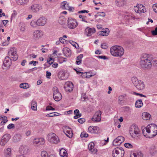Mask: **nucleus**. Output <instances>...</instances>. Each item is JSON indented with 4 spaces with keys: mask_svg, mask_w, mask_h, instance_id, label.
<instances>
[{
    "mask_svg": "<svg viewBox=\"0 0 157 157\" xmlns=\"http://www.w3.org/2000/svg\"><path fill=\"white\" fill-rule=\"evenodd\" d=\"M145 55L142 56L140 58V65L142 68L149 69L151 67V63L150 56L147 55L146 57Z\"/></svg>",
    "mask_w": 157,
    "mask_h": 157,
    "instance_id": "2",
    "label": "nucleus"
},
{
    "mask_svg": "<svg viewBox=\"0 0 157 157\" xmlns=\"http://www.w3.org/2000/svg\"><path fill=\"white\" fill-rule=\"evenodd\" d=\"M139 8L140 10V13H144L146 12V10L142 4L138 5Z\"/></svg>",
    "mask_w": 157,
    "mask_h": 157,
    "instance_id": "36",
    "label": "nucleus"
},
{
    "mask_svg": "<svg viewBox=\"0 0 157 157\" xmlns=\"http://www.w3.org/2000/svg\"><path fill=\"white\" fill-rule=\"evenodd\" d=\"M54 92L53 97L56 101H59L62 98L61 94L59 92L58 88L56 86L54 87L53 88Z\"/></svg>",
    "mask_w": 157,
    "mask_h": 157,
    "instance_id": "8",
    "label": "nucleus"
},
{
    "mask_svg": "<svg viewBox=\"0 0 157 157\" xmlns=\"http://www.w3.org/2000/svg\"><path fill=\"white\" fill-rule=\"evenodd\" d=\"M59 155L62 157H67L68 154L66 150L62 148L59 151Z\"/></svg>",
    "mask_w": 157,
    "mask_h": 157,
    "instance_id": "28",
    "label": "nucleus"
},
{
    "mask_svg": "<svg viewBox=\"0 0 157 157\" xmlns=\"http://www.w3.org/2000/svg\"><path fill=\"white\" fill-rule=\"evenodd\" d=\"M47 22V19L44 17H42L38 19L36 21V25L39 26H44Z\"/></svg>",
    "mask_w": 157,
    "mask_h": 157,
    "instance_id": "16",
    "label": "nucleus"
},
{
    "mask_svg": "<svg viewBox=\"0 0 157 157\" xmlns=\"http://www.w3.org/2000/svg\"><path fill=\"white\" fill-rule=\"evenodd\" d=\"M124 146L126 148H131L133 147L132 144L129 143H126L124 144Z\"/></svg>",
    "mask_w": 157,
    "mask_h": 157,
    "instance_id": "47",
    "label": "nucleus"
},
{
    "mask_svg": "<svg viewBox=\"0 0 157 157\" xmlns=\"http://www.w3.org/2000/svg\"><path fill=\"white\" fill-rule=\"evenodd\" d=\"M42 157H48V154L45 151H42L41 154Z\"/></svg>",
    "mask_w": 157,
    "mask_h": 157,
    "instance_id": "46",
    "label": "nucleus"
},
{
    "mask_svg": "<svg viewBox=\"0 0 157 157\" xmlns=\"http://www.w3.org/2000/svg\"><path fill=\"white\" fill-rule=\"evenodd\" d=\"M150 58H151V64L152 63L154 65L157 66V58H153L150 56Z\"/></svg>",
    "mask_w": 157,
    "mask_h": 157,
    "instance_id": "41",
    "label": "nucleus"
},
{
    "mask_svg": "<svg viewBox=\"0 0 157 157\" xmlns=\"http://www.w3.org/2000/svg\"><path fill=\"white\" fill-rule=\"evenodd\" d=\"M151 115L147 112H144L142 113V117L143 120H149L150 118Z\"/></svg>",
    "mask_w": 157,
    "mask_h": 157,
    "instance_id": "26",
    "label": "nucleus"
},
{
    "mask_svg": "<svg viewBox=\"0 0 157 157\" xmlns=\"http://www.w3.org/2000/svg\"><path fill=\"white\" fill-rule=\"evenodd\" d=\"M21 138V136L20 134L14 135L13 137V141L14 142H17L20 140Z\"/></svg>",
    "mask_w": 157,
    "mask_h": 157,
    "instance_id": "30",
    "label": "nucleus"
},
{
    "mask_svg": "<svg viewBox=\"0 0 157 157\" xmlns=\"http://www.w3.org/2000/svg\"><path fill=\"white\" fill-rule=\"evenodd\" d=\"M15 127L14 124H10L7 126V128L8 129H11L12 128H14Z\"/></svg>",
    "mask_w": 157,
    "mask_h": 157,
    "instance_id": "51",
    "label": "nucleus"
},
{
    "mask_svg": "<svg viewBox=\"0 0 157 157\" xmlns=\"http://www.w3.org/2000/svg\"><path fill=\"white\" fill-rule=\"evenodd\" d=\"M124 18L125 19H127L129 20L131 19L135 18L134 16H133L131 14L125 15L124 16Z\"/></svg>",
    "mask_w": 157,
    "mask_h": 157,
    "instance_id": "40",
    "label": "nucleus"
},
{
    "mask_svg": "<svg viewBox=\"0 0 157 157\" xmlns=\"http://www.w3.org/2000/svg\"><path fill=\"white\" fill-rule=\"evenodd\" d=\"M96 57L100 59H107L105 56H97Z\"/></svg>",
    "mask_w": 157,
    "mask_h": 157,
    "instance_id": "61",
    "label": "nucleus"
},
{
    "mask_svg": "<svg viewBox=\"0 0 157 157\" xmlns=\"http://www.w3.org/2000/svg\"><path fill=\"white\" fill-rule=\"evenodd\" d=\"M37 104L36 102L35 101H32V109L34 111H36L37 110Z\"/></svg>",
    "mask_w": 157,
    "mask_h": 157,
    "instance_id": "37",
    "label": "nucleus"
},
{
    "mask_svg": "<svg viewBox=\"0 0 157 157\" xmlns=\"http://www.w3.org/2000/svg\"><path fill=\"white\" fill-rule=\"evenodd\" d=\"M96 32L95 29L94 28H90L87 27L85 29L84 34L87 36H89L92 35Z\"/></svg>",
    "mask_w": 157,
    "mask_h": 157,
    "instance_id": "13",
    "label": "nucleus"
},
{
    "mask_svg": "<svg viewBox=\"0 0 157 157\" xmlns=\"http://www.w3.org/2000/svg\"><path fill=\"white\" fill-rule=\"evenodd\" d=\"M65 74L64 73H62L61 76L60 77V78L62 80H63L66 79L67 77L65 76Z\"/></svg>",
    "mask_w": 157,
    "mask_h": 157,
    "instance_id": "54",
    "label": "nucleus"
},
{
    "mask_svg": "<svg viewBox=\"0 0 157 157\" xmlns=\"http://www.w3.org/2000/svg\"><path fill=\"white\" fill-rule=\"evenodd\" d=\"M28 2V0H18L17 1V4L20 5H24Z\"/></svg>",
    "mask_w": 157,
    "mask_h": 157,
    "instance_id": "35",
    "label": "nucleus"
},
{
    "mask_svg": "<svg viewBox=\"0 0 157 157\" xmlns=\"http://www.w3.org/2000/svg\"><path fill=\"white\" fill-rule=\"evenodd\" d=\"M101 47L102 48L104 49H105L108 47L106 44L105 43H103L101 45Z\"/></svg>",
    "mask_w": 157,
    "mask_h": 157,
    "instance_id": "56",
    "label": "nucleus"
},
{
    "mask_svg": "<svg viewBox=\"0 0 157 157\" xmlns=\"http://www.w3.org/2000/svg\"><path fill=\"white\" fill-rule=\"evenodd\" d=\"M88 135L85 132H82L81 133L80 136L81 138L87 137L88 136Z\"/></svg>",
    "mask_w": 157,
    "mask_h": 157,
    "instance_id": "48",
    "label": "nucleus"
},
{
    "mask_svg": "<svg viewBox=\"0 0 157 157\" xmlns=\"http://www.w3.org/2000/svg\"><path fill=\"white\" fill-rule=\"evenodd\" d=\"M142 132L144 136L149 138L155 136L157 134V126L155 124L148 125L142 130Z\"/></svg>",
    "mask_w": 157,
    "mask_h": 157,
    "instance_id": "1",
    "label": "nucleus"
},
{
    "mask_svg": "<svg viewBox=\"0 0 157 157\" xmlns=\"http://www.w3.org/2000/svg\"><path fill=\"white\" fill-rule=\"evenodd\" d=\"M59 40L60 42V43L63 44H65V43L66 42V40L63 39V37H60L59 38Z\"/></svg>",
    "mask_w": 157,
    "mask_h": 157,
    "instance_id": "57",
    "label": "nucleus"
},
{
    "mask_svg": "<svg viewBox=\"0 0 157 157\" xmlns=\"http://www.w3.org/2000/svg\"><path fill=\"white\" fill-rule=\"evenodd\" d=\"M10 136L8 134H6L4 135L2 138L0 142L1 145L4 146L6 144L10 139Z\"/></svg>",
    "mask_w": 157,
    "mask_h": 157,
    "instance_id": "14",
    "label": "nucleus"
},
{
    "mask_svg": "<svg viewBox=\"0 0 157 157\" xmlns=\"http://www.w3.org/2000/svg\"><path fill=\"white\" fill-rule=\"evenodd\" d=\"M97 13L98 16L103 17H105V13L104 12H98Z\"/></svg>",
    "mask_w": 157,
    "mask_h": 157,
    "instance_id": "53",
    "label": "nucleus"
},
{
    "mask_svg": "<svg viewBox=\"0 0 157 157\" xmlns=\"http://www.w3.org/2000/svg\"><path fill=\"white\" fill-rule=\"evenodd\" d=\"M77 22L75 19L72 18H69L67 21V25L69 28L74 29L78 25Z\"/></svg>",
    "mask_w": 157,
    "mask_h": 157,
    "instance_id": "9",
    "label": "nucleus"
},
{
    "mask_svg": "<svg viewBox=\"0 0 157 157\" xmlns=\"http://www.w3.org/2000/svg\"><path fill=\"white\" fill-rule=\"evenodd\" d=\"M132 81L135 86L138 90H141L144 88V84L143 81L138 80L137 78L133 77L132 78Z\"/></svg>",
    "mask_w": 157,
    "mask_h": 157,
    "instance_id": "5",
    "label": "nucleus"
},
{
    "mask_svg": "<svg viewBox=\"0 0 157 157\" xmlns=\"http://www.w3.org/2000/svg\"><path fill=\"white\" fill-rule=\"evenodd\" d=\"M115 3L117 6L121 7L124 6L125 3L124 0H116Z\"/></svg>",
    "mask_w": 157,
    "mask_h": 157,
    "instance_id": "27",
    "label": "nucleus"
},
{
    "mask_svg": "<svg viewBox=\"0 0 157 157\" xmlns=\"http://www.w3.org/2000/svg\"><path fill=\"white\" fill-rule=\"evenodd\" d=\"M38 62L37 61H30L29 62V64H33V65L34 66H36V63H38Z\"/></svg>",
    "mask_w": 157,
    "mask_h": 157,
    "instance_id": "59",
    "label": "nucleus"
},
{
    "mask_svg": "<svg viewBox=\"0 0 157 157\" xmlns=\"http://www.w3.org/2000/svg\"><path fill=\"white\" fill-rule=\"evenodd\" d=\"M3 64L5 67L6 68H9L11 65V60L10 59L9 56H6L4 59Z\"/></svg>",
    "mask_w": 157,
    "mask_h": 157,
    "instance_id": "20",
    "label": "nucleus"
},
{
    "mask_svg": "<svg viewBox=\"0 0 157 157\" xmlns=\"http://www.w3.org/2000/svg\"><path fill=\"white\" fill-rule=\"evenodd\" d=\"M48 140L51 143L58 144L59 142V140L58 136L54 133L51 132L47 135Z\"/></svg>",
    "mask_w": 157,
    "mask_h": 157,
    "instance_id": "7",
    "label": "nucleus"
},
{
    "mask_svg": "<svg viewBox=\"0 0 157 157\" xmlns=\"http://www.w3.org/2000/svg\"><path fill=\"white\" fill-rule=\"evenodd\" d=\"M59 113L57 112H54L52 113H51L49 114H48L46 115L47 117H53L57 116L58 115H59Z\"/></svg>",
    "mask_w": 157,
    "mask_h": 157,
    "instance_id": "43",
    "label": "nucleus"
},
{
    "mask_svg": "<svg viewBox=\"0 0 157 157\" xmlns=\"http://www.w3.org/2000/svg\"><path fill=\"white\" fill-rule=\"evenodd\" d=\"M19 86L21 88L27 89L29 88V84L26 83H22Z\"/></svg>",
    "mask_w": 157,
    "mask_h": 157,
    "instance_id": "38",
    "label": "nucleus"
},
{
    "mask_svg": "<svg viewBox=\"0 0 157 157\" xmlns=\"http://www.w3.org/2000/svg\"><path fill=\"white\" fill-rule=\"evenodd\" d=\"M149 153L151 155H154L156 152V151L155 147L154 146H151L149 149Z\"/></svg>",
    "mask_w": 157,
    "mask_h": 157,
    "instance_id": "31",
    "label": "nucleus"
},
{
    "mask_svg": "<svg viewBox=\"0 0 157 157\" xmlns=\"http://www.w3.org/2000/svg\"><path fill=\"white\" fill-rule=\"evenodd\" d=\"M28 149L26 147H21L20 151L22 154H26L28 152Z\"/></svg>",
    "mask_w": 157,
    "mask_h": 157,
    "instance_id": "39",
    "label": "nucleus"
},
{
    "mask_svg": "<svg viewBox=\"0 0 157 157\" xmlns=\"http://www.w3.org/2000/svg\"><path fill=\"white\" fill-rule=\"evenodd\" d=\"M8 55L9 56H11V57L12 56H14L15 55H17L16 54V52L12 51V50H11L10 51H9L8 52Z\"/></svg>",
    "mask_w": 157,
    "mask_h": 157,
    "instance_id": "45",
    "label": "nucleus"
},
{
    "mask_svg": "<svg viewBox=\"0 0 157 157\" xmlns=\"http://www.w3.org/2000/svg\"><path fill=\"white\" fill-rule=\"evenodd\" d=\"M83 57V55L82 54H80L79 56H78L76 58V63L78 65H79L81 64L82 60V59Z\"/></svg>",
    "mask_w": 157,
    "mask_h": 157,
    "instance_id": "34",
    "label": "nucleus"
},
{
    "mask_svg": "<svg viewBox=\"0 0 157 157\" xmlns=\"http://www.w3.org/2000/svg\"><path fill=\"white\" fill-rule=\"evenodd\" d=\"M61 6L62 8L69 10L70 11H72L74 10V8L69 6V4L67 3L66 1L63 2L61 4Z\"/></svg>",
    "mask_w": 157,
    "mask_h": 157,
    "instance_id": "19",
    "label": "nucleus"
},
{
    "mask_svg": "<svg viewBox=\"0 0 157 157\" xmlns=\"http://www.w3.org/2000/svg\"><path fill=\"white\" fill-rule=\"evenodd\" d=\"M52 59V58H49L47 61V62L50 64H52L53 63V62L51 61Z\"/></svg>",
    "mask_w": 157,
    "mask_h": 157,
    "instance_id": "64",
    "label": "nucleus"
},
{
    "mask_svg": "<svg viewBox=\"0 0 157 157\" xmlns=\"http://www.w3.org/2000/svg\"><path fill=\"white\" fill-rule=\"evenodd\" d=\"M65 130L64 131V133L67 136L70 138H71L73 135L71 128L68 126H65Z\"/></svg>",
    "mask_w": 157,
    "mask_h": 157,
    "instance_id": "17",
    "label": "nucleus"
},
{
    "mask_svg": "<svg viewBox=\"0 0 157 157\" xmlns=\"http://www.w3.org/2000/svg\"><path fill=\"white\" fill-rule=\"evenodd\" d=\"M112 153L113 157H123L124 151L122 147H119L114 149Z\"/></svg>",
    "mask_w": 157,
    "mask_h": 157,
    "instance_id": "4",
    "label": "nucleus"
},
{
    "mask_svg": "<svg viewBox=\"0 0 157 157\" xmlns=\"http://www.w3.org/2000/svg\"><path fill=\"white\" fill-rule=\"evenodd\" d=\"M19 26L20 27V30L21 31H24L25 30V24L23 22H20L19 23Z\"/></svg>",
    "mask_w": 157,
    "mask_h": 157,
    "instance_id": "42",
    "label": "nucleus"
},
{
    "mask_svg": "<svg viewBox=\"0 0 157 157\" xmlns=\"http://www.w3.org/2000/svg\"><path fill=\"white\" fill-rule=\"evenodd\" d=\"M124 138L120 136L115 139L113 142V144L115 146L119 145L121 144L124 141Z\"/></svg>",
    "mask_w": 157,
    "mask_h": 157,
    "instance_id": "11",
    "label": "nucleus"
},
{
    "mask_svg": "<svg viewBox=\"0 0 157 157\" xmlns=\"http://www.w3.org/2000/svg\"><path fill=\"white\" fill-rule=\"evenodd\" d=\"M88 148L89 150L93 154H95L97 151V149L94 147V143H90L88 145Z\"/></svg>",
    "mask_w": 157,
    "mask_h": 157,
    "instance_id": "21",
    "label": "nucleus"
},
{
    "mask_svg": "<svg viewBox=\"0 0 157 157\" xmlns=\"http://www.w3.org/2000/svg\"><path fill=\"white\" fill-rule=\"evenodd\" d=\"M31 10L33 12H37L42 8V6L37 4H33L30 7Z\"/></svg>",
    "mask_w": 157,
    "mask_h": 157,
    "instance_id": "15",
    "label": "nucleus"
},
{
    "mask_svg": "<svg viewBox=\"0 0 157 157\" xmlns=\"http://www.w3.org/2000/svg\"><path fill=\"white\" fill-rule=\"evenodd\" d=\"M4 154L6 157H10L11 155V149L10 148H8L4 149Z\"/></svg>",
    "mask_w": 157,
    "mask_h": 157,
    "instance_id": "29",
    "label": "nucleus"
},
{
    "mask_svg": "<svg viewBox=\"0 0 157 157\" xmlns=\"http://www.w3.org/2000/svg\"><path fill=\"white\" fill-rule=\"evenodd\" d=\"M64 55L66 57H69L71 55V51L70 49L67 48H65L63 49Z\"/></svg>",
    "mask_w": 157,
    "mask_h": 157,
    "instance_id": "23",
    "label": "nucleus"
},
{
    "mask_svg": "<svg viewBox=\"0 0 157 157\" xmlns=\"http://www.w3.org/2000/svg\"><path fill=\"white\" fill-rule=\"evenodd\" d=\"M65 21V19L63 17L59 18L58 20L59 23L61 25L64 24Z\"/></svg>",
    "mask_w": 157,
    "mask_h": 157,
    "instance_id": "44",
    "label": "nucleus"
},
{
    "mask_svg": "<svg viewBox=\"0 0 157 157\" xmlns=\"http://www.w3.org/2000/svg\"><path fill=\"white\" fill-rule=\"evenodd\" d=\"M110 52L111 54L113 56H121L124 54V50L122 47L115 45L113 46L111 48Z\"/></svg>",
    "mask_w": 157,
    "mask_h": 157,
    "instance_id": "3",
    "label": "nucleus"
},
{
    "mask_svg": "<svg viewBox=\"0 0 157 157\" xmlns=\"http://www.w3.org/2000/svg\"><path fill=\"white\" fill-rule=\"evenodd\" d=\"M11 58H10V59L11 60H13V61H15L17 60L18 59V56L17 55H15L14 56H12L11 57Z\"/></svg>",
    "mask_w": 157,
    "mask_h": 157,
    "instance_id": "50",
    "label": "nucleus"
},
{
    "mask_svg": "<svg viewBox=\"0 0 157 157\" xmlns=\"http://www.w3.org/2000/svg\"><path fill=\"white\" fill-rule=\"evenodd\" d=\"M74 85L73 83L70 82H67L65 83L64 88L66 91L71 92L73 90Z\"/></svg>",
    "mask_w": 157,
    "mask_h": 157,
    "instance_id": "10",
    "label": "nucleus"
},
{
    "mask_svg": "<svg viewBox=\"0 0 157 157\" xmlns=\"http://www.w3.org/2000/svg\"><path fill=\"white\" fill-rule=\"evenodd\" d=\"M89 12V11L88 10H81V11H79L78 12V13H88Z\"/></svg>",
    "mask_w": 157,
    "mask_h": 157,
    "instance_id": "63",
    "label": "nucleus"
},
{
    "mask_svg": "<svg viewBox=\"0 0 157 157\" xmlns=\"http://www.w3.org/2000/svg\"><path fill=\"white\" fill-rule=\"evenodd\" d=\"M101 111L98 110L97 111L92 118V121L96 122L100 121L101 120Z\"/></svg>",
    "mask_w": 157,
    "mask_h": 157,
    "instance_id": "12",
    "label": "nucleus"
},
{
    "mask_svg": "<svg viewBox=\"0 0 157 157\" xmlns=\"http://www.w3.org/2000/svg\"><path fill=\"white\" fill-rule=\"evenodd\" d=\"M151 33L153 35H157V27L155 28L154 30L151 31Z\"/></svg>",
    "mask_w": 157,
    "mask_h": 157,
    "instance_id": "58",
    "label": "nucleus"
},
{
    "mask_svg": "<svg viewBox=\"0 0 157 157\" xmlns=\"http://www.w3.org/2000/svg\"><path fill=\"white\" fill-rule=\"evenodd\" d=\"M74 114L75 116L74 117V118L75 119L80 117L82 115L81 114L79 113V111L78 109H76L74 110Z\"/></svg>",
    "mask_w": 157,
    "mask_h": 157,
    "instance_id": "33",
    "label": "nucleus"
},
{
    "mask_svg": "<svg viewBox=\"0 0 157 157\" xmlns=\"http://www.w3.org/2000/svg\"><path fill=\"white\" fill-rule=\"evenodd\" d=\"M129 132L132 137L135 138L140 135V131L137 126L132 125L131 127Z\"/></svg>",
    "mask_w": 157,
    "mask_h": 157,
    "instance_id": "6",
    "label": "nucleus"
},
{
    "mask_svg": "<svg viewBox=\"0 0 157 157\" xmlns=\"http://www.w3.org/2000/svg\"><path fill=\"white\" fill-rule=\"evenodd\" d=\"M136 153L137 155V157H142L143 156V154L140 151L137 152Z\"/></svg>",
    "mask_w": 157,
    "mask_h": 157,
    "instance_id": "62",
    "label": "nucleus"
},
{
    "mask_svg": "<svg viewBox=\"0 0 157 157\" xmlns=\"http://www.w3.org/2000/svg\"><path fill=\"white\" fill-rule=\"evenodd\" d=\"M44 139L42 138L35 139L34 140V143L36 144L43 145L44 143Z\"/></svg>",
    "mask_w": 157,
    "mask_h": 157,
    "instance_id": "24",
    "label": "nucleus"
},
{
    "mask_svg": "<svg viewBox=\"0 0 157 157\" xmlns=\"http://www.w3.org/2000/svg\"><path fill=\"white\" fill-rule=\"evenodd\" d=\"M133 94L136 95L140 96V97H146V96L145 95H144L142 94L137 93L136 92H133Z\"/></svg>",
    "mask_w": 157,
    "mask_h": 157,
    "instance_id": "55",
    "label": "nucleus"
},
{
    "mask_svg": "<svg viewBox=\"0 0 157 157\" xmlns=\"http://www.w3.org/2000/svg\"><path fill=\"white\" fill-rule=\"evenodd\" d=\"M153 9L154 11L157 13V4H155L153 5Z\"/></svg>",
    "mask_w": 157,
    "mask_h": 157,
    "instance_id": "52",
    "label": "nucleus"
},
{
    "mask_svg": "<svg viewBox=\"0 0 157 157\" xmlns=\"http://www.w3.org/2000/svg\"><path fill=\"white\" fill-rule=\"evenodd\" d=\"M143 105V103L141 99L137 100L135 103V107L136 108H140Z\"/></svg>",
    "mask_w": 157,
    "mask_h": 157,
    "instance_id": "32",
    "label": "nucleus"
},
{
    "mask_svg": "<svg viewBox=\"0 0 157 157\" xmlns=\"http://www.w3.org/2000/svg\"><path fill=\"white\" fill-rule=\"evenodd\" d=\"M138 5H137V6H134V10L135 12L137 13H140V11H139L140 10L138 8L139 6Z\"/></svg>",
    "mask_w": 157,
    "mask_h": 157,
    "instance_id": "49",
    "label": "nucleus"
},
{
    "mask_svg": "<svg viewBox=\"0 0 157 157\" xmlns=\"http://www.w3.org/2000/svg\"><path fill=\"white\" fill-rule=\"evenodd\" d=\"M89 132L92 133H97L99 130V128L97 126H90L88 129Z\"/></svg>",
    "mask_w": 157,
    "mask_h": 157,
    "instance_id": "22",
    "label": "nucleus"
},
{
    "mask_svg": "<svg viewBox=\"0 0 157 157\" xmlns=\"http://www.w3.org/2000/svg\"><path fill=\"white\" fill-rule=\"evenodd\" d=\"M109 29L108 28H105V29H103L102 31L100 32L99 34L102 36H106L109 35Z\"/></svg>",
    "mask_w": 157,
    "mask_h": 157,
    "instance_id": "25",
    "label": "nucleus"
},
{
    "mask_svg": "<svg viewBox=\"0 0 157 157\" xmlns=\"http://www.w3.org/2000/svg\"><path fill=\"white\" fill-rule=\"evenodd\" d=\"M43 35V33L41 31L36 30L33 33V38L34 39L37 40L41 37Z\"/></svg>",
    "mask_w": 157,
    "mask_h": 157,
    "instance_id": "18",
    "label": "nucleus"
},
{
    "mask_svg": "<svg viewBox=\"0 0 157 157\" xmlns=\"http://www.w3.org/2000/svg\"><path fill=\"white\" fill-rule=\"evenodd\" d=\"M85 119L84 118H80L78 120V122L81 124H82L85 121Z\"/></svg>",
    "mask_w": 157,
    "mask_h": 157,
    "instance_id": "60",
    "label": "nucleus"
}]
</instances>
